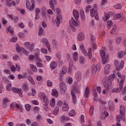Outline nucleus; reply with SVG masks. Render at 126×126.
<instances>
[{
	"label": "nucleus",
	"instance_id": "nucleus-1",
	"mask_svg": "<svg viewBox=\"0 0 126 126\" xmlns=\"http://www.w3.org/2000/svg\"><path fill=\"white\" fill-rule=\"evenodd\" d=\"M73 14L75 19H76V21L73 17H72L71 19V22L69 23V26L72 31H73V32H75V31L76 30V27H77V26L79 27V24H78L77 21H76V20L79 18V13L78 12V11L76 10H73Z\"/></svg>",
	"mask_w": 126,
	"mask_h": 126
},
{
	"label": "nucleus",
	"instance_id": "nucleus-2",
	"mask_svg": "<svg viewBox=\"0 0 126 126\" xmlns=\"http://www.w3.org/2000/svg\"><path fill=\"white\" fill-rule=\"evenodd\" d=\"M100 55L102 58V63L105 64V63L109 61V55H106L105 51L101 50L100 51Z\"/></svg>",
	"mask_w": 126,
	"mask_h": 126
},
{
	"label": "nucleus",
	"instance_id": "nucleus-3",
	"mask_svg": "<svg viewBox=\"0 0 126 126\" xmlns=\"http://www.w3.org/2000/svg\"><path fill=\"white\" fill-rule=\"evenodd\" d=\"M31 2L32 4L30 3V1L28 0H26V5L27 9L30 11H32L34 8H35V2L33 0H32Z\"/></svg>",
	"mask_w": 126,
	"mask_h": 126
},
{
	"label": "nucleus",
	"instance_id": "nucleus-4",
	"mask_svg": "<svg viewBox=\"0 0 126 126\" xmlns=\"http://www.w3.org/2000/svg\"><path fill=\"white\" fill-rule=\"evenodd\" d=\"M74 92L77 93V94H80V90H79V88L77 82L74 83L73 88L71 91V94H72V93H74Z\"/></svg>",
	"mask_w": 126,
	"mask_h": 126
},
{
	"label": "nucleus",
	"instance_id": "nucleus-5",
	"mask_svg": "<svg viewBox=\"0 0 126 126\" xmlns=\"http://www.w3.org/2000/svg\"><path fill=\"white\" fill-rule=\"evenodd\" d=\"M124 86V80L122 79L119 83V88H114L112 90V92L115 93H119L120 91H122L123 89V86Z\"/></svg>",
	"mask_w": 126,
	"mask_h": 126
},
{
	"label": "nucleus",
	"instance_id": "nucleus-6",
	"mask_svg": "<svg viewBox=\"0 0 126 126\" xmlns=\"http://www.w3.org/2000/svg\"><path fill=\"white\" fill-rule=\"evenodd\" d=\"M60 87L61 89V93L63 95L65 94V92H66V85H65V83L63 82H62L60 83Z\"/></svg>",
	"mask_w": 126,
	"mask_h": 126
},
{
	"label": "nucleus",
	"instance_id": "nucleus-7",
	"mask_svg": "<svg viewBox=\"0 0 126 126\" xmlns=\"http://www.w3.org/2000/svg\"><path fill=\"white\" fill-rule=\"evenodd\" d=\"M41 42L42 43H44V44H46V46L48 48L49 52H51V45H50V43H49L48 39L44 38L41 40Z\"/></svg>",
	"mask_w": 126,
	"mask_h": 126
},
{
	"label": "nucleus",
	"instance_id": "nucleus-8",
	"mask_svg": "<svg viewBox=\"0 0 126 126\" xmlns=\"http://www.w3.org/2000/svg\"><path fill=\"white\" fill-rule=\"evenodd\" d=\"M92 70L93 74L95 75L97 73V71H100V67H97L96 65H93L92 66Z\"/></svg>",
	"mask_w": 126,
	"mask_h": 126
},
{
	"label": "nucleus",
	"instance_id": "nucleus-9",
	"mask_svg": "<svg viewBox=\"0 0 126 126\" xmlns=\"http://www.w3.org/2000/svg\"><path fill=\"white\" fill-rule=\"evenodd\" d=\"M13 92H14V93H18L19 94V95L20 97H22V90L20 89L19 90L17 88H13L12 89Z\"/></svg>",
	"mask_w": 126,
	"mask_h": 126
},
{
	"label": "nucleus",
	"instance_id": "nucleus-10",
	"mask_svg": "<svg viewBox=\"0 0 126 126\" xmlns=\"http://www.w3.org/2000/svg\"><path fill=\"white\" fill-rule=\"evenodd\" d=\"M109 82H110V81L108 80V77L106 78L104 81H103V84L105 88H106V90H108L109 89Z\"/></svg>",
	"mask_w": 126,
	"mask_h": 126
},
{
	"label": "nucleus",
	"instance_id": "nucleus-11",
	"mask_svg": "<svg viewBox=\"0 0 126 126\" xmlns=\"http://www.w3.org/2000/svg\"><path fill=\"white\" fill-rule=\"evenodd\" d=\"M110 68L111 66L109 64H106L104 67V74L107 75L110 73Z\"/></svg>",
	"mask_w": 126,
	"mask_h": 126
},
{
	"label": "nucleus",
	"instance_id": "nucleus-12",
	"mask_svg": "<svg viewBox=\"0 0 126 126\" xmlns=\"http://www.w3.org/2000/svg\"><path fill=\"white\" fill-rule=\"evenodd\" d=\"M120 113L122 116H125L126 113V107L124 105H121L120 107Z\"/></svg>",
	"mask_w": 126,
	"mask_h": 126
},
{
	"label": "nucleus",
	"instance_id": "nucleus-13",
	"mask_svg": "<svg viewBox=\"0 0 126 126\" xmlns=\"http://www.w3.org/2000/svg\"><path fill=\"white\" fill-rule=\"evenodd\" d=\"M61 19H62V15H59V16H58L56 17V22L57 24V26L59 27L60 24L61 23Z\"/></svg>",
	"mask_w": 126,
	"mask_h": 126
},
{
	"label": "nucleus",
	"instance_id": "nucleus-14",
	"mask_svg": "<svg viewBox=\"0 0 126 126\" xmlns=\"http://www.w3.org/2000/svg\"><path fill=\"white\" fill-rule=\"evenodd\" d=\"M78 40L81 42V41H83L84 40V34L82 32H80L78 35Z\"/></svg>",
	"mask_w": 126,
	"mask_h": 126
},
{
	"label": "nucleus",
	"instance_id": "nucleus-15",
	"mask_svg": "<svg viewBox=\"0 0 126 126\" xmlns=\"http://www.w3.org/2000/svg\"><path fill=\"white\" fill-rule=\"evenodd\" d=\"M69 108V106H68V104L64 103L62 108V111H63V112H66L67 111H68Z\"/></svg>",
	"mask_w": 126,
	"mask_h": 126
},
{
	"label": "nucleus",
	"instance_id": "nucleus-16",
	"mask_svg": "<svg viewBox=\"0 0 126 126\" xmlns=\"http://www.w3.org/2000/svg\"><path fill=\"white\" fill-rule=\"evenodd\" d=\"M80 14L81 18L83 20H85V14L84 13V11L83 10V9H81L80 10Z\"/></svg>",
	"mask_w": 126,
	"mask_h": 126
},
{
	"label": "nucleus",
	"instance_id": "nucleus-17",
	"mask_svg": "<svg viewBox=\"0 0 126 126\" xmlns=\"http://www.w3.org/2000/svg\"><path fill=\"white\" fill-rule=\"evenodd\" d=\"M108 106L109 109L111 111H114L115 110V106H114V103H113V101H110L108 103Z\"/></svg>",
	"mask_w": 126,
	"mask_h": 126
},
{
	"label": "nucleus",
	"instance_id": "nucleus-18",
	"mask_svg": "<svg viewBox=\"0 0 126 126\" xmlns=\"http://www.w3.org/2000/svg\"><path fill=\"white\" fill-rule=\"evenodd\" d=\"M90 13H91V16L92 17H93L94 15H96V14H98V12L94 8L90 10Z\"/></svg>",
	"mask_w": 126,
	"mask_h": 126
},
{
	"label": "nucleus",
	"instance_id": "nucleus-19",
	"mask_svg": "<svg viewBox=\"0 0 126 126\" xmlns=\"http://www.w3.org/2000/svg\"><path fill=\"white\" fill-rule=\"evenodd\" d=\"M71 95L72 96L73 104H76V103H77V100L76 99V96L75 95V93H73L72 92V94Z\"/></svg>",
	"mask_w": 126,
	"mask_h": 126
},
{
	"label": "nucleus",
	"instance_id": "nucleus-20",
	"mask_svg": "<svg viewBox=\"0 0 126 126\" xmlns=\"http://www.w3.org/2000/svg\"><path fill=\"white\" fill-rule=\"evenodd\" d=\"M35 44L34 43H32L28 47V50L31 52L34 51V48Z\"/></svg>",
	"mask_w": 126,
	"mask_h": 126
},
{
	"label": "nucleus",
	"instance_id": "nucleus-21",
	"mask_svg": "<svg viewBox=\"0 0 126 126\" xmlns=\"http://www.w3.org/2000/svg\"><path fill=\"white\" fill-rule=\"evenodd\" d=\"M76 78L78 81H80L81 80L82 76L81 72H78L76 74Z\"/></svg>",
	"mask_w": 126,
	"mask_h": 126
},
{
	"label": "nucleus",
	"instance_id": "nucleus-22",
	"mask_svg": "<svg viewBox=\"0 0 126 126\" xmlns=\"http://www.w3.org/2000/svg\"><path fill=\"white\" fill-rule=\"evenodd\" d=\"M116 30H117V25H114L113 26L112 29L110 31V34H111V35H114Z\"/></svg>",
	"mask_w": 126,
	"mask_h": 126
},
{
	"label": "nucleus",
	"instance_id": "nucleus-23",
	"mask_svg": "<svg viewBox=\"0 0 126 126\" xmlns=\"http://www.w3.org/2000/svg\"><path fill=\"white\" fill-rule=\"evenodd\" d=\"M9 101V100H8V99L6 98H5L3 99V104H2L3 108H6V107H7V104L6 103H7V102H8Z\"/></svg>",
	"mask_w": 126,
	"mask_h": 126
},
{
	"label": "nucleus",
	"instance_id": "nucleus-24",
	"mask_svg": "<svg viewBox=\"0 0 126 126\" xmlns=\"http://www.w3.org/2000/svg\"><path fill=\"white\" fill-rule=\"evenodd\" d=\"M22 89L24 91L27 92V91L29 90V87H28V84H24L22 86Z\"/></svg>",
	"mask_w": 126,
	"mask_h": 126
},
{
	"label": "nucleus",
	"instance_id": "nucleus-25",
	"mask_svg": "<svg viewBox=\"0 0 126 126\" xmlns=\"http://www.w3.org/2000/svg\"><path fill=\"white\" fill-rule=\"evenodd\" d=\"M73 57V59L75 62H77V61H78V53H77V52H74Z\"/></svg>",
	"mask_w": 126,
	"mask_h": 126
},
{
	"label": "nucleus",
	"instance_id": "nucleus-26",
	"mask_svg": "<svg viewBox=\"0 0 126 126\" xmlns=\"http://www.w3.org/2000/svg\"><path fill=\"white\" fill-rule=\"evenodd\" d=\"M88 95H89V87H87L85 92L84 97L88 98Z\"/></svg>",
	"mask_w": 126,
	"mask_h": 126
},
{
	"label": "nucleus",
	"instance_id": "nucleus-27",
	"mask_svg": "<svg viewBox=\"0 0 126 126\" xmlns=\"http://www.w3.org/2000/svg\"><path fill=\"white\" fill-rule=\"evenodd\" d=\"M114 64H115V68H116V70H120V63H119V62L115 60L114 62Z\"/></svg>",
	"mask_w": 126,
	"mask_h": 126
},
{
	"label": "nucleus",
	"instance_id": "nucleus-28",
	"mask_svg": "<svg viewBox=\"0 0 126 126\" xmlns=\"http://www.w3.org/2000/svg\"><path fill=\"white\" fill-rule=\"evenodd\" d=\"M49 5L53 11L56 10V8H55V5H54V2L53 0H49Z\"/></svg>",
	"mask_w": 126,
	"mask_h": 126
},
{
	"label": "nucleus",
	"instance_id": "nucleus-29",
	"mask_svg": "<svg viewBox=\"0 0 126 126\" xmlns=\"http://www.w3.org/2000/svg\"><path fill=\"white\" fill-rule=\"evenodd\" d=\"M88 57H89V59H90V60H91V59H92V49L91 48H89Z\"/></svg>",
	"mask_w": 126,
	"mask_h": 126
},
{
	"label": "nucleus",
	"instance_id": "nucleus-30",
	"mask_svg": "<svg viewBox=\"0 0 126 126\" xmlns=\"http://www.w3.org/2000/svg\"><path fill=\"white\" fill-rule=\"evenodd\" d=\"M109 18H110V15L107 14L106 13H104V17L102 18V19L105 21H107Z\"/></svg>",
	"mask_w": 126,
	"mask_h": 126
},
{
	"label": "nucleus",
	"instance_id": "nucleus-31",
	"mask_svg": "<svg viewBox=\"0 0 126 126\" xmlns=\"http://www.w3.org/2000/svg\"><path fill=\"white\" fill-rule=\"evenodd\" d=\"M57 63L55 62H52L50 64V66L53 69H55L57 67Z\"/></svg>",
	"mask_w": 126,
	"mask_h": 126
},
{
	"label": "nucleus",
	"instance_id": "nucleus-32",
	"mask_svg": "<svg viewBox=\"0 0 126 126\" xmlns=\"http://www.w3.org/2000/svg\"><path fill=\"white\" fill-rule=\"evenodd\" d=\"M52 96H55V97H58V96H59V94L58 93V91H56L55 89L52 90Z\"/></svg>",
	"mask_w": 126,
	"mask_h": 126
},
{
	"label": "nucleus",
	"instance_id": "nucleus-33",
	"mask_svg": "<svg viewBox=\"0 0 126 126\" xmlns=\"http://www.w3.org/2000/svg\"><path fill=\"white\" fill-rule=\"evenodd\" d=\"M121 41H122V37H121V36H117L116 38V42L117 45H120Z\"/></svg>",
	"mask_w": 126,
	"mask_h": 126
},
{
	"label": "nucleus",
	"instance_id": "nucleus-34",
	"mask_svg": "<svg viewBox=\"0 0 126 126\" xmlns=\"http://www.w3.org/2000/svg\"><path fill=\"white\" fill-rule=\"evenodd\" d=\"M80 48L84 55H86L87 52H86V50H85V48L84 47V46H83V44L80 45Z\"/></svg>",
	"mask_w": 126,
	"mask_h": 126
},
{
	"label": "nucleus",
	"instance_id": "nucleus-35",
	"mask_svg": "<svg viewBox=\"0 0 126 126\" xmlns=\"http://www.w3.org/2000/svg\"><path fill=\"white\" fill-rule=\"evenodd\" d=\"M43 101L45 102V104H49V99H48L47 95H43Z\"/></svg>",
	"mask_w": 126,
	"mask_h": 126
},
{
	"label": "nucleus",
	"instance_id": "nucleus-36",
	"mask_svg": "<svg viewBox=\"0 0 126 126\" xmlns=\"http://www.w3.org/2000/svg\"><path fill=\"white\" fill-rule=\"evenodd\" d=\"M6 30H7L8 32H9L10 33H11V34L13 33L14 30L11 27V26H9L8 27L6 28Z\"/></svg>",
	"mask_w": 126,
	"mask_h": 126
},
{
	"label": "nucleus",
	"instance_id": "nucleus-37",
	"mask_svg": "<svg viewBox=\"0 0 126 126\" xmlns=\"http://www.w3.org/2000/svg\"><path fill=\"white\" fill-rule=\"evenodd\" d=\"M111 26H113V22L112 20H109L107 22V28L109 29L111 28Z\"/></svg>",
	"mask_w": 126,
	"mask_h": 126
},
{
	"label": "nucleus",
	"instance_id": "nucleus-38",
	"mask_svg": "<svg viewBox=\"0 0 126 126\" xmlns=\"http://www.w3.org/2000/svg\"><path fill=\"white\" fill-rule=\"evenodd\" d=\"M60 111V108L58 107H56L53 111L54 115H57L59 114V111Z\"/></svg>",
	"mask_w": 126,
	"mask_h": 126
},
{
	"label": "nucleus",
	"instance_id": "nucleus-39",
	"mask_svg": "<svg viewBox=\"0 0 126 126\" xmlns=\"http://www.w3.org/2000/svg\"><path fill=\"white\" fill-rule=\"evenodd\" d=\"M32 71L34 72H37V68H36V66L31 64L30 65Z\"/></svg>",
	"mask_w": 126,
	"mask_h": 126
},
{
	"label": "nucleus",
	"instance_id": "nucleus-40",
	"mask_svg": "<svg viewBox=\"0 0 126 126\" xmlns=\"http://www.w3.org/2000/svg\"><path fill=\"white\" fill-rule=\"evenodd\" d=\"M60 119H61L62 122H65V121L68 120V117H67L66 116H62L60 117Z\"/></svg>",
	"mask_w": 126,
	"mask_h": 126
},
{
	"label": "nucleus",
	"instance_id": "nucleus-41",
	"mask_svg": "<svg viewBox=\"0 0 126 126\" xmlns=\"http://www.w3.org/2000/svg\"><path fill=\"white\" fill-rule=\"evenodd\" d=\"M79 62L80 63H81V64H84L85 63V59L84 58V57L82 56L80 57L79 59Z\"/></svg>",
	"mask_w": 126,
	"mask_h": 126
},
{
	"label": "nucleus",
	"instance_id": "nucleus-42",
	"mask_svg": "<svg viewBox=\"0 0 126 126\" xmlns=\"http://www.w3.org/2000/svg\"><path fill=\"white\" fill-rule=\"evenodd\" d=\"M6 3H5L6 5L9 6V7H11L12 6V4L10 3V1H12V0H5Z\"/></svg>",
	"mask_w": 126,
	"mask_h": 126
},
{
	"label": "nucleus",
	"instance_id": "nucleus-43",
	"mask_svg": "<svg viewBox=\"0 0 126 126\" xmlns=\"http://www.w3.org/2000/svg\"><path fill=\"white\" fill-rule=\"evenodd\" d=\"M114 79H115V74H111L108 77L109 81L112 82Z\"/></svg>",
	"mask_w": 126,
	"mask_h": 126
},
{
	"label": "nucleus",
	"instance_id": "nucleus-44",
	"mask_svg": "<svg viewBox=\"0 0 126 126\" xmlns=\"http://www.w3.org/2000/svg\"><path fill=\"white\" fill-rule=\"evenodd\" d=\"M68 115L69 117H74V116H75V111L74 110H72L68 113Z\"/></svg>",
	"mask_w": 126,
	"mask_h": 126
},
{
	"label": "nucleus",
	"instance_id": "nucleus-45",
	"mask_svg": "<svg viewBox=\"0 0 126 126\" xmlns=\"http://www.w3.org/2000/svg\"><path fill=\"white\" fill-rule=\"evenodd\" d=\"M114 8L115 9H122V5L120 3H118L114 6Z\"/></svg>",
	"mask_w": 126,
	"mask_h": 126
},
{
	"label": "nucleus",
	"instance_id": "nucleus-46",
	"mask_svg": "<svg viewBox=\"0 0 126 126\" xmlns=\"http://www.w3.org/2000/svg\"><path fill=\"white\" fill-rule=\"evenodd\" d=\"M55 98H52L50 102V105L51 107H55Z\"/></svg>",
	"mask_w": 126,
	"mask_h": 126
},
{
	"label": "nucleus",
	"instance_id": "nucleus-47",
	"mask_svg": "<svg viewBox=\"0 0 126 126\" xmlns=\"http://www.w3.org/2000/svg\"><path fill=\"white\" fill-rule=\"evenodd\" d=\"M43 32H44V29H43V28H39V32H38L39 36H41V35H43Z\"/></svg>",
	"mask_w": 126,
	"mask_h": 126
},
{
	"label": "nucleus",
	"instance_id": "nucleus-48",
	"mask_svg": "<svg viewBox=\"0 0 126 126\" xmlns=\"http://www.w3.org/2000/svg\"><path fill=\"white\" fill-rule=\"evenodd\" d=\"M125 54V52L124 51H120L118 53V57L120 58V59H122L123 57H124V55Z\"/></svg>",
	"mask_w": 126,
	"mask_h": 126
},
{
	"label": "nucleus",
	"instance_id": "nucleus-49",
	"mask_svg": "<svg viewBox=\"0 0 126 126\" xmlns=\"http://www.w3.org/2000/svg\"><path fill=\"white\" fill-rule=\"evenodd\" d=\"M20 2V0H16V1H13L12 2V3L13 5H14V6H16V5L17 4H18Z\"/></svg>",
	"mask_w": 126,
	"mask_h": 126
},
{
	"label": "nucleus",
	"instance_id": "nucleus-50",
	"mask_svg": "<svg viewBox=\"0 0 126 126\" xmlns=\"http://www.w3.org/2000/svg\"><path fill=\"white\" fill-rule=\"evenodd\" d=\"M66 71H67V69L65 66H63L62 68V73L63 74H65L66 73Z\"/></svg>",
	"mask_w": 126,
	"mask_h": 126
},
{
	"label": "nucleus",
	"instance_id": "nucleus-51",
	"mask_svg": "<svg viewBox=\"0 0 126 126\" xmlns=\"http://www.w3.org/2000/svg\"><path fill=\"white\" fill-rule=\"evenodd\" d=\"M25 108L28 112H29L30 111V109H31V106L30 105V104H26L25 105Z\"/></svg>",
	"mask_w": 126,
	"mask_h": 126
},
{
	"label": "nucleus",
	"instance_id": "nucleus-52",
	"mask_svg": "<svg viewBox=\"0 0 126 126\" xmlns=\"http://www.w3.org/2000/svg\"><path fill=\"white\" fill-rule=\"evenodd\" d=\"M49 105V104H47V103H45L44 105H43V108H44V109L45 110V111H49V108H48V105Z\"/></svg>",
	"mask_w": 126,
	"mask_h": 126
},
{
	"label": "nucleus",
	"instance_id": "nucleus-53",
	"mask_svg": "<svg viewBox=\"0 0 126 126\" xmlns=\"http://www.w3.org/2000/svg\"><path fill=\"white\" fill-rule=\"evenodd\" d=\"M124 65H125V62H124V61H121V62L120 63V65H119V69L120 68H123Z\"/></svg>",
	"mask_w": 126,
	"mask_h": 126
},
{
	"label": "nucleus",
	"instance_id": "nucleus-54",
	"mask_svg": "<svg viewBox=\"0 0 126 126\" xmlns=\"http://www.w3.org/2000/svg\"><path fill=\"white\" fill-rule=\"evenodd\" d=\"M98 101L100 102V103H101V104H102V105H106V104H107V102L103 100L101 98L98 99Z\"/></svg>",
	"mask_w": 126,
	"mask_h": 126
},
{
	"label": "nucleus",
	"instance_id": "nucleus-55",
	"mask_svg": "<svg viewBox=\"0 0 126 126\" xmlns=\"http://www.w3.org/2000/svg\"><path fill=\"white\" fill-rule=\"evenodd\" d=\"M93 110H94V106H92L90 109V115H93Z\"/></svg>",
	"mask_w": 126,
	"mask_h": 126
},
{
	"label": "nucleus",
	"instance_id": "nucleus-56",
	"mask_svg": "<svg viewBox=\"0 0 126 126\" xmlns=\"http://www.w3.org/2000/svg\"><path fill=\"white\" fill-rule=\"evenodd\" d=\"M47 86H49V87H52L53 86V83L50 80L47 81Z\"/></svg>",
	"mask_w": 126,
	"mask_h": 126
},
{
	"label": "nucleus",
	"instance_id": "nucleus-57",
	"mask_svg": "<svg viewBox=\"0 0 126 126\" xmlns=\"http://www.w3.org/2000/svg\"><path fill=\"white\" fill-rule=\"evenodd\" d=\"M11 41L13 43H16V42L17 41V37H12L11 39Z\"/></svg>",
	"mask_w": 126,
	"mask_h": 126
},
{
	"label": "nucleus",
	"instance_id": "nucleus-58",
	"mask_svg": "<svg viewBox=\"0 0 126 126\" xmlns=\"http://www.w3.org/2000/svg\"><path fill=\"white\" fill-rule=\"evenodd\" d=\"M17 109H19V112H22V107L19 104H16V106Z\"/></svg>",
	"mask_w": 126,
	"mask_h": 126
},
{
	"label": "nucleus",
	"instance_id": "nucleus-59",
	"mask_svg": "<svg viewBox=\"0 0 126 126\" xmlns=\"http://www.w3.org/2000/svg\"><path fill=\"white\" fill-rule=\"evenodd\" d=\"M13 60H14V61H17L18 60H19V56L17 55H14L13 57Z\"/></svg>",
	"mask_w": 126,
	"mask_h": 126
},
{
	"label": "nucleus",
	"instance_id": "nucleus-60",
	"mask_svg": "<svg viewBox=\"0 0 126 126\" xmlns=\"http://www.w3.org/2000/svg\"><path fill=\"white\" fill-rule=\"evenodd\" d=\"M57 57L58 60H61V59H62V54L60 52L58 53L57 54Z\"/></svg>",
	"mask_w": 126,
	"mask_h": 126
},
{
	"label": "nucleus",
	"instance_id": "nucleus-61",
	"mask_svg": "<svg viewBox=\"0 0 126 126\" xmlns=\"http://www.w3.org/2000/svg\"><path fill=\"white\" fill-rule=\"evenodd\" d=\"M2 57L4 59V60H8V58L9 57V56L5 54H3L2 55Z\"/></svg>",
	"mask_w": 126,
	"mask_h": 126
},
{
	"label": "nucleus",
	"instance_id": "nucleus-62",
	"mask_svg": "<svg viewBox=\"0 0 126 126\" xmlns=\"http://www.w3.org/2000/svg\"><path fill=\"white\" fill-rule=\"evenodd\" d=\"M36 65L38 67H43V63H39V62L37 63Z\"/></svg>",
	"mask_w": 126,
	"mask_h": 126
},
{
	"label": "nucleus",
	"instance_id": "nucleus-63",
	"mask_svg": "<svg viewBox=\"0 0 126 126\" xmlns=\"http://www.w3.org/2000/svg\"><path fill=\"white\" fill-rule=\"evenodd\" d=\"M38 13H40V8H36L35 9V14L36 16H38Z\"/></svg>",
	"mask_w": 126,
	"mask_h": 126
},
{
	"label": "nucleus",
	"instance_id": "nucleus-64",
	"mask_svg": "<svg viewBox=\"0 0 126 126\" xmlns=\"http://www.w3.org/2000/svg\"><path fill=\"white\" fill-rule=\"evenodd\" d=\"M116 118L117 119V121L118 122H121V120H122V116H121L120 115H117L116 116Z\"/></svg>",
	"mask_w": 126,
	"mask_h": 126
}]
</instances>
